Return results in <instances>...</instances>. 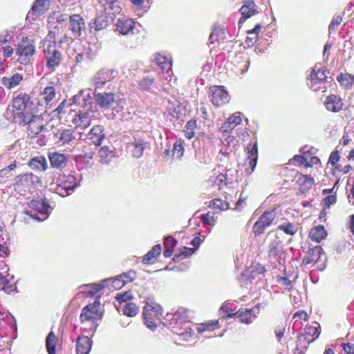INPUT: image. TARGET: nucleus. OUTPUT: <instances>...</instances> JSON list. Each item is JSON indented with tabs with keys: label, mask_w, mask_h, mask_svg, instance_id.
<instances>
[{
	"label": "nucleus",
	"mask_w": 354,
	"mask_h": 354,
	"mask_svg": "<svg viewBox=\"0 0 354 354\" xmlns=\"http://www.w3.org/2000/svg\"><path fill=\"white\" fill-rule=\"evenodd\" d=\"M102 316L103 313L100 310V296H97L93 303L86 305L82 310L80 316L81 324H85L86 322H90L89 328H83L82 331L84 333H94L98 326L97 322L100 320Z\"/></svg>",
	"instance_id": "obj_1"
},
{
	"label": "nucleus",
	"mask_w": 354,
	"mask_h": 354,
	"mask_svg": "<svg viewBox=\"0 0 354 354\" xmlns=\"http://www.w3.org/2000/svg\"><path fill=\"white\" fill-rule=\"evenodd\" d=\"M43 52L46 68L50 71H55L63 59L59 47L57 46L55 40L46 39L43 44Z\"/></svg>",
	"instance_id": "obj_2"
},
{
	"label": "nucleus",
	"mask_w": 354,
	"mask_h": 354,
	"mask_svg": "<svg viewBox=\"0 0 354 354\" xmlns=\"http://www.w3.org/2000/svg\"><path fill=\"white\" fill-rule=\"evenodd\" d=\"M162 316V308L158 304L155 302L147 301L143 307L142 317L146 326L155 330L157 328V322Z\"/></svg>",
	"instance_id": "obj_3"
},
{
	"label": "nucleus",
	"mask_w": 354,
	"mask_h": 354,
	"mask_svg": "<svg viewBox=\"0 0 354 354\" xmlns=\"http://www.w3.org/2000/svg\"><path fill=\"white\" fill-rule=\"evenodd\" d=\"M28 97L26 95H19L12 100V115L16 122L21 124L25 122L30 113L27 110Z\"/></svg>",
	"instance_id": "obj_4"
},
{
	"label": "nucleus",
	"mask_w": 354,
	"mask_h": 354,
	"mask_svg": "<svg viewBox=\"0 0 354 354\" xmlns=\"http://www.w3.org/2000/svg\"><path fill=\"white\" fill-rule=\"evenodd\" d=\"M39 183V178L32 173L21 174L14 178L12 186L15 191L27 192Z\"/></svg>",
	"instance_id": "obj_5"
},
{
	"label": "nucleus",
	"mask_w": 354,
	"mask_h": 354,
	"mask_svg": "<svg viewBox=\"0 0 354 354\" xmlns=\"http://www.w3.org/2000/svg\"><path fill=\"white\" fill-rule=\"evenodd\" d=\"M276 218L277 212L274 209L264 212L252 227L255 236L263 234L268 227L274 223Z\"/></svg>",
	"instance_id": "obj_6"
},
{
	"label": "nucleus",
	"mask_w": 354,
	"mask_h": 354,
	"mask_svg": "<svg viewBox=\"0 0 354 354\" xmlns=\"http://www.w3.org/2000/svg\"><path fill=\"white\" fill-rule=\"evenodd\" d=\"M36 52L35 46L33 41L27 37L22 38L18 44L16 48V54L19 56V59L21 64H25L30 60Z\"/></svg>",
	"instance_id": "obj_7"
},
{
	"label": "nucleus",
	"mask_w": 354,
	"mask_h": 354,
	"mask_svg": "<svg viewBox=\"0 0 354 354\" xmlns=\"http://www.w3.org/2000/svg\"><path fill=\"white\" fill-rule=\"evenodd\" d=\"M209 91L210 100L216 106H223L230 100V96L223 86H211Z\"/></svg>",
	"instance_id": "obj_8"
},
{
	"label": "nucleus",
	"mask_w": 354,
	"mask_h": 354,
	"mask_svg": "<svg viewBox=\"0 0 354 354\" xmlns=\"http://www.w3.org/2000/svg\"><path fill=\"white\" fill-rule=\"evenodd\" d=\"M26 120V121L25 122L19 124L28 125L27 133L30 138H34L37 137L41 132L44 127L43 118L30 113L28 115V119Z\"/></svg>",
	"instance_id": "obj_9"
},
{
	"label": "nucleus",
	"mask_w": 354,
	"mask_h": 354,
	"mask_svg": "<svg viewBox=\"0 0 354 354\" xmlns=\"http://www.w3.org/2000/svg\"><path fill=\"white\" fill-rule=\"evenodd\" d=\"M326 77V71L320 68V65L315 64L308 78V84L312 90L316 91L320 88L318 85L324 83Z\"/></svg>",
	"instance_id": "obj_10"
},
{
	"label": "nucleus",
	"mask_w": 354,
	"mask_h": 354,
	"mask_svg": "<svg viewBox=\"0 0 354 354\" xmlns=\"http://www.w3.org/2000/svg\"><path fill=\"white\" fill-rule=\"evenodd\" d=\"M57 192L62 196H66L77 186L76 179L73 175H60L57 180Z\"/></svg>",
	"instance_id": "obj_11"
},
{
	"label": "nucleus",
	"mask_w": 354,
	"mask_h": 354,
	"mask_svg": "<svg viewBox=\"0 0 354 354\" xmlns=\"http://www.w3.org/2000/svg\"><path fill=\"white\" fill-rule=\"evenodd\" d=\"M96 104L102 109H109L116 102L115 94L112 92H103L94 94Z\"/></svg>",
	"instance_id": "obj_12"
},
{
	"label": "nucleus",
	"mask_w": 354,
	"mask_h": 354,
	"mask_svg": "<svg viewBox=\"0 0 354 354\" xmlns=\"http://www.w3.org/2000/svg\"><path fill=\"white\" fill-rule=\"evenodd\" d=\"M294 180L298 186L299 191L302 194L308 192L315 184L313 178L299 171L296 172Z\"/></svg>",
	"instance_id": "obj_13"
},
{
	"label": "nucleus",
	"mask_w": 354,
	"mask_h": 354,
	"mask_svg": "<svg viewBox=\"0 0 354 354\" xmlns=\"http://www.w3.org/2000/svg\"><path fill=\"white\" fill-rule=\"evenodd\" d=\"M266 240L268 241L269 249L268 254L270 257H276L280 254L282 250L281 241L279 240L277 231L272 230L267 234Z\"/></svg>",
	"instance_id": "obj_14"
},
{
	"label": "nucleus",
	"mask_w": 354,
	"mask_h": 354,
	"mask_svg": "<svg viewBox=\"0 0 354 354\" xmlns=\"http://www.w3.org/2000/svg\"><path fill=\"white\" fill-rule=\"evenodd\" d=\"M84 29L85 21L80 15L74 14L70 16L69 30L75 37H80Z\"/></svg>",
	"instance_id": "obj_15"
},
{
	"label": "nucleus",
	"mask_w": 354,
	"mask_h": 354,
	"mask_svg": "<svg viewBox=\"0 0 354 354\" xmlns=\"http://www.w3.org/2000/svg\"><path fill=\"white\" fill-rule=\"evenodd\" d=\"M315 326H307L304 333L299 337V341H304L308 344L315 341L321 333V327L318 322H315Z\"/></svg>",
	"instance_id": "obj_16"
},
{
	"label": "nucleus",
	"mask_w": 354,
	"mask_h": 354,
	"mask_svg": "<svg viewBox=\"0 0 354 354\" xmlns=\"http://www.w3.org/2000/svg\"><path fill=\"white\" fill-rule=\"evenodd\" d=\"M254 311L253 308L248 309L241 308L236 312H234V313L226 315L225 318H238L240 322L245 324H250L252 322V317L254 316Z\"/></svg>",
	"instance_id": "obj_17"
},
{
	"label": "nucleus",
	"mask_w": 354,
	"mask_h": 354,
	"mask_svg": "<svg viewBox=\"0 0 354 354\" xmlns=\"http://www.w3.org/2000/svg\"><path fill=\"white\" fill-rule=\"evenodd\" d=\"M326 109L330 112L337 113L343 109V100L338 95L330 94L328 95L324 102Z\"/></svg>",
	"instance_id": "obj_18"
},
{
	"label": "nucleus",
	"mask_w": 354,
	"mask_h": 354,
	"mask_svg": "<svg viewBox=\"0 0 354 354\" xmlns=\"http://www.w3.org/2000/svg\"><path fill=\"white\" fill-rule=\"evenodd\" d=\"M91 118L90 113L86 111H80L76 113L72 119V123L76 129H86L91 125Z\"/></svg>",
	"instance_id": "obj_19"
},
{
	"label": "nucleus",
	"mask_w": 354,
	"mask_h": 354,
	"mask_svg": "<svg viewBox=\"0 0 354 354\" xmlns=\"http://www.w3.org/2000/svg\"><path fill=\"white\" fill-rule=\"evenodd\" d=\"M241 17L239 20V25L244 23L247 19L258 13L256 4L253 1H247L241 8Z\"/></svg>",
	"instance_id": "obj_20"
},
{
	"label": "nucleus",
	"mask_w": 354,
	"mask_h": 354,
	"mask_svg": "<svg viewBox=\"0 0 354 354\" xmlns=\"http://www.w3.org/2000/svg\"><path fill=\"white\" fill-rule=\"evenodd\" d=\"M118 74V71L115 69L103 68L97 73L95 80L96 84H104L115 79Z\"/></svg>",
	"instance_id": "obj_21"
},
{
	"label": "nucleus",
	"mask_w": 354,
	"mask_h": 354,
	"mask_svg": "<svg viewBox=\"0 0 354 354\" xmlns=\"http://www.w3.org/2000/svg\"><path fill=\"white\" fill-rule=\"evenodd\" d=\"M88 138L96 146L100 147L105 138L104 129L102 125L93 126L88 133Z\"/></svg>",
	"instance_id": "obj_22"
},
{
	"label": "nucleus",
	"mask_w": 354,
	"mask_h": 354,
	"mask_svg": "<svg viewBox=\"0 0 354 354\" xmlns=\"http://www.w3.org/2000/svg\"><path fill=\"white\" fill-rule=\"evenodd\" d=\"M57 138V144L59 146H64L70 144L75 139L74 130L71 129H65L59 130L55 134Z\"/></svg>",
	"instance_id": "obj_23"
},
{
	"label": "nucleus",
	"mask_w": 354,
	"mask_h": 354,
	"mask_svg": "<svg viewBox=\"0 0 354 354\" xmlns=\"http://www.w3.org/2000/svg\"><path fill=\"white\" fill-rule=\"evenodd\" d=\"M93 341L87 336L79 335L76 340L77 354H88L91 351Z\"/></svg>",
	"instance_id": "obj_24"
},
{
	"label": "nucleus",
	"mask_w": 354,
	"mask_h": 354,
	"mask_svg": "<svg viewBox=\"0 0 354 354\" xmlns=\"http://www.w3.org/2000/svg\"><path fill=\"white\" fill-rule=\"evenodd\" d=\"M171 318L169 319V325L172 328H176L178 324L185 323L188 321V310L183 307H180L173 314Z\"/></svg>",
	"instance_id": "obj_25"
},
{
	"label": "nucleus",
	"mask_w": 354,
	"mask_h": 354,
	"mask_svg": "<svg viewBox=\"0 0 354 354\" xmlns=\"http://www.w3.org/2000/svg\"><path fill=\"white\" fill-rule=\"evenodd\" d=\"M322 252V248L320 245L310 248L306 252V255L302 259V264L305 266L315 264L319 260Z\"/></svg>",
	"instance_id": "obj_26"
},
{
	"label": "nucleus",
	"mask_w": 354,
	"mask_h": 354,
	"mask_svg": "<svg viewBox=\"0 0 354 354\" xmlns=\"http://www.w3.org/2000/svg\"><path fill=\"white\" fill-rule=\"evenodd\" d=\"M100 3L104 8V12L109 15L111 18L121 11L118 0H100Z\"/></svg>",
	"instance_id": "obj_27"
},
{
	"label": "nucleus",
	"mask_w": 354,
	"mask_h": 354,
	"mask_svg": "<svg viewBox=\"0 0 354 354\" xmlns=\"http://www.w3.org/2000/svg\"><path fill=\"white\" fill-rule=\"evenodd\" d=\"M242 122V118L241 117V113L236 112L234 113L232 115L230 116L226 121L223 123L221 127V131L223 133H227L232 129H234L236 127L240 124Z\"/></svg>",
	"instance_id": "obj_28"
},
{
	"label": "nucleus",
	"mask_w": 354,
	"mask_h": 354,
	"mask_svg": "<svg viewBox=\"0 0 354 354\" xmlns=\"http://www.w3.org/2000/svg\"><path fill=\"white\" fill-rule=\"evenodd\" d=\"M49 6V0H36L28 15L39 17L48 10Z\"/></svg>",
	"instance_id": "obj_29"
},
{
	"label": "nucleus",
	"mask_w": 354,
	"mask_h": 354,
	"mask_svg": "<svg viewBox=\"0 0 354 354\" xmlns=\"http://www.w3.org/2000/svg\"><path fill=\"white\" fill-rule=\"evenodd\" d=\"M29 206L32 209L47 218L50 212V205L46 200H32Z\"/></svg>",
	"instance_id": "obj_30"
},
{
	"label": "nucleus",
	"mask_w": 354,
	"mask_h": 354,
	"mask_svg": "<svg viewBox=\"0 0 354 354\" xmlns=\"http://www.w3.org/2000/svg\"><path fill=\"white\" fill-rule=\"evenodd\" d=\"M154 62L157 66L161 69L162 73H168L171 70L172 60L169 57L157 53L154 59Z\"/></svg>",
	"instance_id": "obj_31"
},
{
	"label": "nucleus",
	"mask_w": 354,
	"mask_h": 354,
	"mask_svg": "<svg viewBox=\"0 0 354 354\" xmlns=\"http://www.w3.org/2000/svg\"><path fill=\"white\" fill-rule=\"evenodd\" d=\"M147 144V142L143 139H135L134 141L129 143L128 147L131 149L133 156L139 158L142 156Z\"/></svg>",
	"instance_id": "obj_32"
},
{
	"label": "nucleus",
	"mask_w": 354,
	"mask_h": 354,
	"mask_svg": "<svg viewBox=\"0 0 354 354\" xmlns=\"http://www.w3.org/2000/svg\"><path fill=\"white\" fill-rule=\"evenodd\" d=\"M246 150L248 153V159L249 160V165L253 171L256 167L257 160L258 158L257 141L255 140L254 142L248 144Z\"/></svg>",
	"instance_id": "obj_33"
},
{
	"label": "nucleus",
	"mask_w": 354,
	"mask_h": 354,
	"mask_svg": "<svg viewBox=\"0 0 354 354\" xmlns=\"http://www.w3.org/2000/svg\"><path fill=\"white\" fill-rule=\"evenodd\" d=\"M162 251L160 244L154 245L142 258V262L144 264H153L157 260Z\"/></svg>",
	"instance_id": "obj_34"
},
{
	"label": "nucleus",
	"mask_w": 354,
	"mask_h": 354,
	"mask_svg": "<svg viewBox=\"0 0 354 354\" xmlns=\"http://www.w3.org/2000/svg\"><path fill=\"white\" fill-rule=\"evenodd\" d=\"M265 267L259 263H252L245 270V274L250 279H254L259 275H263L266 272Z\"/></svg>",
	"instance_id": "obj_35"
},
{
	"label": "nucleus",
	"mask_w": 354,
	"mask_h": 354,
	"mask_svg": "<svg viewBox=\"0 0 354 354\" xmlns=\"http://www.w3.org/2000/svg\"><path fill=\"white\" fill-rule=\"evenodd\" d=\"M134 25V21L131 19H119L116 24V30L122 35H127L133 30Z\"/></svg>",
	"instance_id": "obj_36"
},
{
	"label": "nucleus",
	"mask_w": 354,
	"mask_h": 354,
	"mask_svg": "<svg viewBox=\"0 0 354 354\" xmlns=\"http://www.w3.org/2000/svg\"><path fill=\"white\" fill-rule=\"evenodd\" d=\"M50 163L52 167H63L68 161L66 155L58 152H53L48 156Z\"/></svg>",
	"instance_id": "obj_37"
},
{
	"label": "nucleus",
	"mask_w": 354,
	"mask_h": 354,
	"mask_svg": "<svg viewBox=\"0 0 354 354\" xmlns=\"http://www.w3.org/2000/svg\"><path fill=\"white\" fill-rule=\"evenodd\" d=\"M327 236V232L323 225H317L313 227L309 232V238L316 242L320 243Z\"/></svg>",
	"instance_id": "obj_38"
},
{
	"label": "nucleus",
	"mask_w": 354,
	"mask_h": 354,
	"mask_svg": "<svg viewBox=\"0 0 354 354\" xmlns=\"http://www.w3.org/2000/svg\"><path fill=\"white\" fill-rule=\"evenodd\" d=\"M109 15L104 14L98 15L94 19V21L91 23V27L94 28L95 31H100L105 29L109 25Z\"/></svg>",
	"instance_id": "obj_39"
},
{
	"label": "nucleus",
	"mask_w": 354,
	"mask_h": 354,
	"mask_svg": "<svg viewBox=\"0 0 354 354\" xmlns=\"http://www.w3.org/2000/svg\"><path fill=\"white\" fill-rule=\"evenodd\" d=\"M24 76L22 74L17 73L13 74L11 77H3L1 79L2 84L8 89L18 86L20 82L23 80Z\"/></svg>",
	"instance_id": "obj_40"
},
{
	"label": "nucleus",
	"mask_w": 354,
	"mask_h": 354,
	"mask_svg": "<svg viewBox=\"0 0 354 354\" xmlns=\"http://www.w3.org/2000/svg\"><path fill=\"white\" fill-rule=\"evenodd\" d=\"M261 28V25L257 24L254 28L247 30L248 36L245 39V44L248 47H252L257 42L258 35Z\"/></svg>",
	"instance_id": "obj_41"
},
{
	"label": "nucleus",
	"mask_w": 354,
	"mask_h": 354,
	"mask_svg": "<svg viewBox=\"0 0 354 354\" xmlns=\"http://www.w3.org/2000/svg\"><path fill=\"white\" fill-rule=\"evenodd\" d=\"M220 328L221 324L218 320H210L207 322L198 324L196 327V330L198 333L202 334L205 332L214 331Z\"/></svg>",
	"instance_id": "obj_42"
},
{
	"label": "nucleus",
	"mask_w": 354,
	"mask_h": 354,
	"mask_svg": "<svg viewBox=\"0 0 354 354\" xmlns=\"http://www.w3.org/2000/svg\"><path fill=\"white\" fill-rule=\"evenodd\" d=\"M225 39V30L223 26H216L209 35V39L211 44L219 43Z\"/></svg>",
	"instance_id": "obj_43"
},
{
	"label": "nucleus",
	"mask_w": 354,
	"mask_h": 354,
	"mask_svg": "<svg viewBox=\"0 0 354 354\" xmlns=\"http://www.w3.org/2000/svg\"><path fill=\"white\" fill-rule=\"evenodd\" d=\"M100 162L102 164H108L115 157V153L111 150L108 146L101 147L98 151Z\"/></svg>",
	"instance_id": "obj_44"
},
{
	"label": "nucleus",
	"mask_w": 354,
	"mask_h": 354,
	"mask_svg": "<svg viewBox=\"0 0 354 354\" xmlns=\"http://www.w3.org/2000/svg\"><path fill=\"white\" fill-rule=\"evenodd\" d=\"M28 165L30 168L39 171H45L48 167L46 160L44 156L31 158Z\"/></svg>",
	"instance_id": "obj_45"
},
{
	"label": "nucleus",
	"mask_w": 354,
	"mask_h": 354,
	"mask_svg": "<svg viewBox=\"0 0 354 354\" xmlns=\"http://www.w3.org/2000/svg\"><path fill=\"white\" fill-rule=\"evenodd\" d=\"M10 279L12 281L5 277L1 276L0 277V286H1V290L8 294L17 291L16 283L13 281V277L12 276Z\"/></svg>",
	"instance_id": "obj_46"
},
{
	"label": "nucleus",
	"mask_w": 354,
	"mask_h": 354,
	"mask_svg": "<svg viewBox=\"0 0 354 354\" xmlns=\"http://www.w3.org/2000/svg\"><path fill=\"white\" fill-rule=\"evenodd\" d=\"M185 152L184 142L182 140L176 141L172 149V158L180 160Z\"/></svg>",
	"instance_id": "obj_47"
},
{
	"label": "nucleus",
	"mask_w": 354,
	"mask_h": 354,
	"mask_svg": "<svg viewBox=\"0 0 354 354\" xmlns=\"http://www.w3.org/2000/svg\"><path fill=\"white\" fill-rule=\"evenodd\" d=\"M57 338L53 332H50L46 339V346L48 354H55Z\"/></svg>",
	"instance_id": "obj_48"
},
{
	"label": "nucleus",
	"mask_w": 354,
	"mask_h": 354,
	"mask_svg": "<svg viewBox=\"0 0 354 354\" xmlns=\"http://www.w3.org/2000/svg\"><path fill=\"white\" fill-rule=\"evenodd\" d=\"M196 120L192 119L189 120L183 129L184 136L186 138L190 140L195 136V129H196Z\"/></svg>",
	"instance_id": "obj_49"
},
{
	"label": "nucleus",
	"mask_w": 354,
	"mask_h": 354,
	"mask_svg": "<svg viewBox=\"0 0 354 354\" xmlns=\"http://www.w3.org/2000/svg\"><path fill=\"white\" fill-rule=\"evenodd\" d=\"M136 278V272L133 270H129L127 272L123 273L118 276L115 279V283L122 282V285L132 282Z\"/></svg>",
	"instance_id": "obj_50"
},
{
	"label": "nucleus",
	"mask_w": 354,
	"mask_h": 354,
	"mask_svg": "<svg viewBox=\"0 0 354 354\" xmlns=\"http://www.w3.org/2000/svg\"><path fill=\"white\" fill-rule=\"evenodd\" d=\"M337 80L341 85L351 87L354 84V75L349 73H340L337 77Z\"/></svg>",
	"instance_id": "obj_51"
},
{
	"label": "nucleus",
	"mask_w": 354,
	"mask_h": 354,
	"mask_svg": "<svg viewBox=\"0 0 354 354\" xmlns=\"http://www.w3.org/2000/svg\"><path fill=\"white\" fill-rule=\"evenodd\" d=\"M209 208L218 209L219 210H227L229 208L228 202L221 198H214L209 202Z\"/></svg>",
	"instance_id": "obj_52"
},
{
	"label": "nucleus",
	"mask_w": 354,
	"mask_h": 354,
	"mask_svg": "<svg viewBox=\"0 0 354 354\" xmlns=\"http://www.w3.org/2000/svg\"><path fill=\"white\" fill-rule=\"evenodd\" d=\"M41 95L47 104H50L55 97L56 91L54 86H48L44 88Z\"/></svg>",
	"instance_id": "obj_53"
},
{
	"label": "nucleus",
	"mask_w": 354,
	"mask_h": 354,
	"mask_svg": "<svg viewBox=\"0 0 354 354\" xmlns=\"http://www.w3.org/2000/svg\"><path fill=\"white\" fill-rule=\"evenodd\" d=\"M196 252V248L184 247L179 254H176L173 257V260L175 262H178L183 260L191 255Z\"/></svg>",
	"instance_id": "obj_54"
},
{
	"label": "nucleus",
	"mask_w": 354,
	"mask_h": 354,
	"mask_svg": "<svg viewBox=\"0 0 354 354\" xmlns=\"http://www.w3.org/2000/svg\"><path fill=\"white\" fill-rule=\"evenodd\" d=\"M122 312L124 315L128 317H134L138 312V308L133 303H127L123 306Z\"/></svg>",
	"instance_id": "obj_55"
},
{
	"label": "nucleus",
	"mask_w": 354,
	"mask_h": 354,
	"mask_svg": "<svg viewBox=\"0 0 354 354\" xmlns=\"http://www.w3.org/2000/svg\"><path fill=\"white\" fill-rule=\"evenodd\" d=\"M278 230H281L288 235H294L297 232V227L290 222L279 225L275 231Z\"/></svg>",
	"instance_id": "obj_56"
},
{
	"label": "nucleus",
	"mask_w": 354,
	"mask_h": 354,
	"mask_svg": "<svg viewBox=\"0 0 354 354\" xmlns=\"http://www.w3.org/2000/svg\"><path fill=\"white\" fill-rule=\"evenodd\" d=\"M95 155V151L86 147H84L82 151V153L80 154L77 158L82 159L87 162L92 160Z\"/></svg>",
	"instance_id": "obj_57"
},
{
	"label": "nucleus",
	"mask_w": 354,
	"mask_h": 354,
	"mask_svg": "<svg viewBox=\"0 0 354 354\" xmlns=\"http://www.w3.org/2000/svg\"><path fill=\"white\" fill-rule=\"evenodd\" d=\"M201 219L203 223L212 226H214L216 222V218L214 216V213L211 212H208L207 213L201 215Z\"/></svg>",
	"instance_id": "obj_58"
},
{
	"label": "nucleus",
	"mask_w": 354,
	"mask_h": 354,
	"mask_svg": "<svg viewBox=\"0 0 354 354\" xmlns=\"http://www.w3.org/2000/svg\"><path fill=\"white\" fill-rule=\"evenodd\" d=\"M155 79L151 77H145L142 79L139 83V87L143 91H148L151 86L153 84Z\"/></svg>",
	"instance_id": "obj_59"
},
{
	"label": "nucleus",
	"mask_w": 354,
	"mask_h": 354,
	"mask_svg": "<svg viewBox=\"0 0 354 354\" xmlns=\"http://www.w3.org/2000/svg\"><path fill=\"white\" fill-rule=\"evenodd\" d=\"M215 183L218 189H224L227 185V175L225 174H219L216 178Z\"/></svg>",
	"instance_id": "obj_60"
},
{
	"label": "nucleus",
	"mask_w": 354,
	"mask_h": 354,
	"mask_svg": "<svg viewBox=\"0 0 354 354\" xmlns=\"http://www.w3.org/2000/svg\"><path fill=\"white\" fill-rule=\"evenodd\" d=\"M75 59L77 63H87L93 59V56L89 53H82L77 54Z\"/></svg>",
	"instance_id": "obj_61"
},
{
	"label": "nucleus",
	"mask_w": 354,
	"mask_h": 354,
	"mask_svg": "<svg viewBox=\"0 0 354 354\" xmlns=\"http://www.w3.org/2000/svg\"><path fill=\"white\" fill-rule=\"evenodd\" d=\"M133 298L132 292L131 291H126L124 292L117 294L115 299L120 302H127Z\"/></svg>",
	"instance_id": "obj_62"
},
{
	"label": "nucleus",
	"mask_w": 354,
	"mask_h": 354,
	"mask_svg": "<svg viewBox=\"0 0 354 354\" xmlns=\"http://www.w3.org/2000/svg\"><path fill=\"white\" fill-rule=\"evenodd\" d=\"M308 153V152L304 153V155H295L290 161L297 163L299 166L304 165L306 167Z\"/></svg>",
	"instance_id": "obj_63"
},
{
	"label": "nucleus",
	"mask_w": 354,
	"mask_h": 354,
	"mask_svg": "<svg viewBox=\"0 0 354 354\" xmlns=\"http://www.w3.org/2000/svg\"><path fill=\"white\" fill-rule=\"evenodd\" d=\"M342 17L340 15L335 16L332 21H330V24L328 26V30L330 32L334 31L337 27L342 23Z\"/></svg>",
	"instance_id": "obj_64"
}]
</instances>
